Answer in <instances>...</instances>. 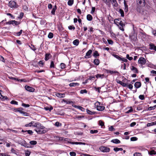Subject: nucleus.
Returning a JSON list of instances; mask_svg holds the SVG:
<instances>
[{"label":"nucleus","instance_id":"41","mask_svg":"<svg viewBox=\"0 0 156 156\" xmlns=\"http://www.w3.org/2000/svg\"><path fill=\"white\" fill-rule=\"evenodd\" d=\"M54 125L57 127H59L62 126V124L61 123H60L59 122H55L54 124Z\"/></svg>","mask_w":156,"mask_h":156},{"label":"nucleus","instance_id":"14","mask_svg":"<svg viewBox=\"0 0 156 156\" xmlns=\"http://www.w3.org/2000/svg\"><path fill=\"white\" fill-rule=\"evenodd\" d=\"M52 57L50 53H46L45 54L44 59L47 61L49 60Z\"/></svg>","mask_w":156,"mask_h":156},{"label":"nucleus","instance_id":"16","mask_svg":"<svg viewBox=\"0 0 156 156\" xmlns=\"http://www.w3.org/2000/svg\"><path fill=\"white\" fill-rule=\"evenodd\" d=\"M134 86L136 88H138L141 86V83L140 82H136L135 83Z\"/></svg>","mask_w":156,"mask_h":156},{"label":"nucleus","instance_id":"26","mask_svg":"<svg viewBox=\"0 0 156 156\" xmlns=\"http://www.w3.org/2000/svg\"><path fill=\"white\" fill-rule=\"evenodd\" d=\"M106 71L107 73H110L111 74H112L113 73H117L118 74H119V72L117 71H113L108 69H106Z\"/></svg>","mask_w":156,"mask_h":156},{"label":"nucleus","instance_id":"6","mask_svg":"<svg viewBox=\"0 0 156 156\" xmlns=\"http://www.w3.org/2000/svg\"><path fill=\"white\" fill-rule=\"evenodd\" d=\"M100 151L103 152H108L110 151V148L104 146H101L100 147Z\"/></svg>","mask_w":156,"mask_h":156},{"label":"nucleus","instance_id":"23","mask_svg":"<svg viewBox=\"0 0 156 156\" xmlns=\"http://www.w3.org/2000/svg\"><path fill=\"white\" fill-rule=\"evenodd\" d=\"M23 30H21L19 32H15L13 34L14 35L17 36H20L22 34V33Z\"/></svg>","mask_w":156,"mask_h":156},{"label":"nucleus","instance_id":"51","mask_svg":"<svg viewBox=\"0 0 156 156\" xmlns=\"http://www.w3.org/2000/svg\"><path fill=\"white\" fill-rule=\"evenodd\" d=\"M156 108V106H155V105H154V106H151V107H148L147 108V110H148V111H151V110H153V109H154L155 108Z\"/></svg>","mask_w":156,"mask_h":156},{"label":"nucleus","instance_id":"19","mask_svg":"<svg viewBox=\"0 0 156 156\" xmlns=\"http://www.w3.org/2000/svg\"><path fill=\"white\" fill-rule=\"evenodd\" d=\"M69 85L70 87H74L79 86L80 85V84L77 83H70Z\"/></svg>","mask_w":156,"mask_h":156},{"label":"nucleus","instance_id":"61","mask_svg":"<svg viewBox=\"0 0 156 156\" xmlns=\"http://www.w3.org/2000/svg\"><path fill=\"white\" fill-rule=\"evenodd\" d=\"M151 73L152 74V76H154L155 75H156V71L152 70L151 71Z\"/></svg>","mask_w":156,"mask_h":156},{"label":"nucleus","instance_id":"24","mask_svg":"<svg viewBox=\"0 0 156 156\" xmlns=\"http://www.w3.org/2000/svg\"><path fill=\"white\" fill-rule=\"evenodd\" d=\"M57 6L56 5H55L52 9L51 12L52 14L55 15V12L56 9H57Z\"/></svg>","mask_w":156,"mask_h":156},{"label":"nucleus","instance_id":"28","mask_svg":"<svg viewBox=\"0 0 156 156\" xmlns=\"http://www.w3.org/2000/svg\"><path fill=\"white\" fill-rule=\"evenodd\" d=\"M87 19L88 20L91 21L93 19V17L91 15L88 14L87 16Z\"/></svg>","mask_w":156,"mask_h":156},{"label":"nucleus","instance_id":"34","mask_svg":"<svg viewBox=\"0 0 156 156\" xmlns=\"http://www.w3.org/2000/svg\"><path fill=\"white\" fill-rule=\"evenodd\" d=\"M12 22H12V25H19V24H20V22H18V21H16L15 20H12Z\"/></svg>","mask_w":156,"mask_h":156},{"label":"nucleus","instance_id":"27","mask_svg":"<svg viewBox=\"0 0 156 156\" xmlns=\"http://www.w3.org/2000/svg\"><path fill=\"white\" fill-rule=\"evenodd\" d=\"M105 107L104 106H99L97 107V110L99 111H102L105 109Z\"/></svg>","mask_w":156,"mask_h":156},{"label":"nucleus","instance_id":"48","mask_svg":"<svg viewBox=\"0 0 156 156\" xmlns=\"http://www.w3.org/2000/svg\"><path fill=\"white\" fill-rule=\"evenodd\" d=\"M22 132H27L28 134H29L31 135H32L33 133V132L31 130H26V131H24L23 130H22Z\"/></svg>","mask_w":156,"mask_h":156},{"label":"nucleus","instance_id":"47","mask_svg":"<svg viewBox=\"0 0 156 156\" xmlns=\"http://www.w3.org/2000/svg\"><path fill=\"white\" fill-rule=\"evenodd\" d=\"M87 91L86 89L82 90L80 91V93L81 94H87Z\"/></svg>","mask_w":156,"mask_h":156},{"label":"nucleus","instance_id":"20","mask_svg":"<svg viewBox=\"0 0 156 156\" xmlns=\"http://www.w3.org/2000/svg\"><path fill=\"white\" fill-rule=\"evenodd\" d=\"M112 3L113 7H116L118 5L116 0H112Z\"/></svg>","mask_w":156,"mask_h":156},{"label":"nucleus","instance_id":"52","mask_svg":"<svg viewBox=\"0 0 156 156\" xmlns=\"http://www.w3.org/2000/svg\"><path fill=\"white\" fill-rule=\"evenodd\" d=\"M98 132V130H90V133H91L93 134V133H97Z\"/></svg>","mask_w":156,"mask_h":156},{"label":"nucleus","instance_id":"56","mask_svg":"<svg viewBox=\"0 0 156 156\" xmlns=\"http://www.w3.org/2000/svg\"><path fill=\"white\" fill-rule=\"evenodd\" d=\"M24 15V13L23 12H21L19 16L18 17V18L20 19H21L23 17V16Z\"/></svg>","mask_w":156,"mask_h":156},{"label":"nucleus","instance_id":"25","mask_svg":"<svg viewBox=\"0 0 156 156\" xmlns=\"http://www.w3.org/2000/svg\"><path fill=\"white\" fill-rule=\"evenodd\" d=\"M100 60L99 59L97 58L95 59L93 62L97 66L100 63Z\"/></svg>","mask_w":156,"mask_h":156},{"label":"nucleus","instance_id":"43","mask_svg":"<svg viewBox=\"0 0 156 156\" xmlns=\"http://www.w3.org/2000/svg\"><path fill=\"white\" fill-rule=\"evenodd\" d=\"M54 137L55 138H56V139H55L56 140H63V137H58L57 136H56L55 137V136Z\"/></svg>","mask_w":156,"mask_h":156},{"label":"nucleus","instance_id":"29","mask_svg":"<svg viewBox=\"0 0 156 156\" xmlns=\"http://www.w3.org/2000/svg\"><path fill=\"white\" fill-rule=\"evenodd\" d=\"M111 141L113 143L116 144H119L120 143V141L118 139L112 140H111Z\"/></svg>","mask_w":156,"mask_h":156},{"label":"nucleus","instance_id":"45","mask_svg":"<svg viewBox=\"0 0 156 156\" xmlns=\"http://www.w3.org/2000/svg\"><path fill=\"white\" fill-rule=\"evenodd\" d=\"M114 150L116 152H117L119 151L123 150V149L122 148H119L118 147H115L114 148Z\"/></svg>","mask_w":156,"mask_h":156},{"label":"nucleus","instance_id":"18","mask_svg":"<svg viewBox=\"0 0 156 156\" xmlns=\"http://www.w3.org/2000/svg\"><path fill=\"white\" fill-rule=\"evenodd\" d=\"M70 143L72 144L85 145V143L81 142H71Z\"/></svg>","mask_w":156,"mask_h":156},{"label":"nucleus","instance_id":"44","mask_svg":"<svg viewBox=\"0 0 156 156\" xmlns=\"http://www.w3.org/2000/svg\"><path fill=\"white\" fill-rule=\"evenodd\" d=\"M53 37V33L51 32H50L48 35V37L49 38L51 39Z\"/></svg>","mask_w":156,"mask_h":156},{"label":"nucleus","instance_id":"38","mask_svg":"<svg viewBox=\"0 0 156 156\" xmlns=\"http://www.w3.org/2000/svg\"><path fill=\"white\" fill-rule=\"evenodd\" d=\"M67 3L69 5L72 6L74 3V0H69Z\"/></svg>","mask_w":156,"mask_h":156},{"label":"nucleus","instance_id":"5","mask_svg":"<svg viewBox=\"0 0 156 156\" xmlns=\"http://www.w3.org/2000/svg\"><path fill=\"white\" fill-rule=\"evenodd\" d=\"M136 3L140 7H144L145 5V0H136Z\"/></svg>","mask_w":156,"mask_h":156},{"label":"nucleus","instance_id":"39","mask_svg":"<svg viewBox=\"0 0 156 156\" xmlns=\"http://www.w3.org/2000/svg\"><path fill=\"white\" fill-rule=\"evenodd\" d=\"M55 67V65L54 63V62L53 61H51V64L50 66V68H54Z\"/></svg>","mask_w":156,"mask_h":156},{"label":"nucleus","instance_id":"2","mask_svg":"<svg viewBox=\"0 0 156 156\" xmlns=\"http://www.w3.org/2000/svg\"><path fill=\"white\" fill-rule=\"evenodd\" d=\"M35 130L39 134L44 133L48 131V129L46 127H36Z\"/></svg>","mask_w":156,"mask_h":156},{"label":"nucleus","instance_id":"46","mask_svg":"<svg viewBox=\"0 0 156 156\" xmlns=\"http://www.w3.org/2000/svg\"><path fill=\"white\" fill-rule=\"evenodd\" d=\"M124 5H125V11L126 12H127L128 11V6L126 4V3L124 2Z\"/></svg>","mask_w":156,"mask_h":156},{"label":"nucleus","instance_id":"58","mask_svg":"<svg viewBox=\"0 0 156 156\" xmlns=\"http://www.w3.org/2000/svg\"><path fill=\"white\" fill-rule=\"evenodd\" d=\"M43 61H40L38 63V64L40 65H41V66H40L41 67H42L43 66V65L44 64V62H43Z\"/></svg>","mask_w":156,"mask_h":156},{"label":"nucleus","instance_id":"35","mask_svg":"<svg viewBox=\"0 0 156 156\" xmlns=\"http://www.w3.org/2000/svg\"><path fill=\"white\" fill-rule=\"evenodd\" d=\"M73 44L76 46H77L79 44V40L78 39H76L73 42Z\"/></svg>","mask_w":156,"mask_h":156},{"label":"nucleus","instance_id":"30","mask_svg":"<svg viewBox=\"0 0 156 156\" xmlns=\"http://www.w3.org/2000/svg\"><path fill=\"white\" fill-rule=\"evenodd\" d=\"M99 54L98 53V51H95L93 53V56L95 58H97V57L99 56Z\"/></svg>","mask_w":156,"mask_h":156},{"label":"nucleus","instance_id":"57","mask_svg":"<svg viewBox=\"0 0 156 156\" xmlns=\"http://www.w3.org/2000/svg\"><path fill=\"white\" fill-rule=\"evenodd\" d=\"M10 103L12 104H14L16 105H18V102L17 101H16L14 100H12L10 102Z\"/></svg>","mask_w":156,"mask_h":156},{"label":"nucleus","instance_id":"53","mask_svg":"<svg viewBox=\"0 0 156 156\" xmlns=\"http://www.w3.org/2000/svg\"><path fill=\"white\" fill-rule=\"evenodd\" d=\"M68 28L70 30H74L75 29V27L73 25H70L68 27Z\"/></svg>","mask_w":156,"mask_h":156},{"label":"nucleus","instance_id":"4","mask_svg":"<svg viewBox=\"0 0 156 156\" xmlns=\"http://www.w3.org/2000/svg\"><path fill=\"white\" fill-rule=\"evenodd\" d=\"M9 6L11 8L14 9L17 8L19 5H17L16 2L14 1H11L9 2Z\"/></svg>","mask_w":156,"mask_h":156},{"label":"nucleus","instance_id":"11","mask_svg":"<svg viewBox=\"0 0 156 156\" xmlns=\"http://www.w3.org/2000/svg\"><path fill=\"white\" fill-rule=\"evenodd\" d=\"M129 38L132 41L135 42L137 40V37L134 34H132L129 36Z\"/></svg>","mask_w":156,"mask_h":156},{"label":"nucleus","instance_id":"63","mask_svg":"<svg viewBox=\"0 0 156 156\" xmlns=\"http://www.w3.org/2000/svg\"><path fill=\"white\" fill-rule=\"evenodd\" d=\"M30 154V151H27L25 153L26 156H29Z\"/></svg>","mask_w":156,"mask_h":156},{"label":"nucleus","instance_id":"32","mask_svg":"<svg viewBox=\"0 0 156 156\" xmlns=\"http://www.w3.org/2000/svg\"><path fill=\"white\" fill-rule=\"evenodd\" d=\"M98 124L99 125L101 126V127L104 126V122L101 120H100L98 121Z\"/></svg>","mask_w":156,"mask_h":156},{"label":"nucleus","instance_id":"50","mask_svg":"<svg viewBox=\"0 0 156 156\" xmlns=\"http://www.w3.org/2000/svg\"><path fill=\"white\" fill-rule=\"evenodd\" d=\"M30 143L31 145H35L37 144V142L35 140L31 141L30 142Z\"/></svg>","mask_w":156,"mask_h":156},{"label":"nucleus","instance_id":"49","mask_svg":"<svg viewBox=\"0 0 156 156\" xmlns=\"http://www.w3.org/2000/svg\"><path fill=\"white\" fill-rule=\"evenodd\" d=\"M15 110H16V111L19 112L20 113H21V112H22V110H23V108H16Z\"/></svg>","mask_w":156,"mask_h":156},{"label":"nucleus","instance_id":"12","mask_svg":"<svg viewBox=\"0 0 156 156\" xmlns=\"http://www.w3.org/2000/svg\"><path fill=\"white\" fill-rule=\"evenodd\" d=\"M149 49L151 50H153L156 51V46L152 43H150L149 44Z\"/></svg>","mask_w":156,"mask_h":156},{"label":"nucleus","instance_id":"15","mask_svg":"<svg viewBox=\"0 0 156 156\" xmlns=\"http://www.w3.org/2000/svg\"><path fill=\"white\" fill-rule=\"evenodd\" d=\"M21 144L26 147L29 148L30 147V145L29 144L26 142L25 141H24L21 143Z\"/></svg>","mask_w":156,"mask_h":156},{"label":"nucleus","instance_id":"1","mask_svg":"<svg viewBox=\"0 0 156 156\" xmlns=\"http://www.w3.org/2000/svg\"><path fill=\"white\" fill-rule=\"evenodd\" d=\"M114 23L119 27L120 30L122 31H124L123 27L125 26V24L121 20L120 18L115 19L114 20Z\"/></svg>","mask_w":156,"mask_h":156},{"label":"nucleus","instance_id":"55","mask_svg":"<svg viewBox=\"0 0 156 156\" xmlns=\"http://www.w3.org/2000/svg\"><path fill=\"white\" fill-rule=\"evenodd\" d=\"M139 98L141 100H144L145 99L144 96V95H139Z\"/></svg>","mask_w":156,"mask_h":156},{"label":"nucleus","instance_id":"60","mask_svg":"<svg viewBox=\"0 0 156 156\" xmlns=\"http://www.w3.org/2000/svg\"><path fill=\"white\" fill-rule=\"evenodd\" d=\"M137 138L135 137H132L130 138V140L131 141H135L137 140Z\"/></svg>","mask_w":156,"mask_h":156},{"label":"nucleus","instance_id":"21","mask_svg":"<svg viewBox=\"0 0 156 156\" xmlns=\"http://www.w3.org/2000/svg\"><path fill=\"white\" fill-rule=\"evenodd\" d=\"M105 3L109 7L111 6V0H103Z\"/></svg>","mask_w":156,"mask_h":156},{"label":"nucleus","instance_id":"54","mask_svg":"<svg viewBox=\"0 0 156 156\" xmlns=\"http://www.w3.org/2000/svg\"><path fill=\"white\" fill-rule=\"evenodd\" d=\"M95 9H96L95 7H92V9L90 12V13L92 14H93L95 11Z\"/></svg>","mask_w":156,"mask_h":156},{"label":"nucleus","instance_id":"64","mask_svg":"<svg viewBox=\"0 0 156 156\" xmlns=\"http://www.w3.org/2000/svg\"><path fill=\"white\" fill-rule=\"evenodd\" d=\"M70 155L71 156H76V153L73 151L70 152Z\"/></svg>","mask_w":156,"mask_h":156},{"label":"nucleus","instance_id":"17","mask_svg":"<svg viewBox=\"0 0 156 156\" xmlns=\"http://www.w3.org/2000/svg\"><path fill=\"white\" fill-rule=\"evenodd\" d=\"M55 95L58 97L59 98H64L65 96V95L64 94H62L59 93H57L55 94Z\"/></svg>","mask_w":156,"mask_h":156},{"label":"nucleus","instance_id":"22","mask_svg":"<svg viewBox=\"0 0 156 156\" xmlns=\"http://www.w3.org/2000/svg\"><path fill=\"white\" fill-rule=\"evenodd\" d=\"M65 102L66 103V104H70L71 103H73V102L71 101H68L66 100L65 99H63L62 101H61V102L62 103L63 102Z\"/></svg>","mask_w":156,"mask_h":156},{"label":"nucleus","instance_id":"3","mask_svg":"<svg viewBox=\"0 0 156 156\" xmlns=\"http://www.w3.org/2000/svg\"><path fill=\"white\" fill-rule=\"evenodd\" d=\"M32 126L33 127H42L40 123L38 122H35L33 121L25 125V127H31Z\"/></svg>","mask_w":156,"mask_h":156},{"label":"nucleus","instance_id":"7","mask_svg":"<svg viewBox=\"0 0 156 156\" xmlns=\"http://www.w3.org/2000/svg\"><path fill=\"white\" fill-rule=\"evenodd\" d=\"M147 62L146 59L144 57H140L138 61V62L141 65L145 64Z\"/></svg>","mask_w":156,"mask_h":156},{"label":"nucleus","instance_id":"59","mask_svg":"<svg viewBox=\"0 0 156 156\" xmlns=\"http://www.w3.org/2000/svg\"><path fill=\"white\" fill-rule=\"evenodd\" d=\"M126 58L129 60H131L133 59L132 57H129V55L127 54L126 55Z\"/></svg>","mask_w":156,"mask_h":156},{"label":"nucleus","instance_id":"40","mask_svg":"<svg viewBox=\"0 0 156 156\" xmlns=\"http://www.w3.org/2000/svg\"><path fill=\"white\" fill-rule=\"evenodd\" d=\"M104 76V74H98L95 75L96 77L98 78H103V77Z\"/></svg>","mask_w":156,"mask_h":156},{"label":"nucleus","instance_id":"37","mask_svg":"<svg viewBox=\"0 0 156 156\" xmlns=\"http://www.w3.org/2000/svg\"><path fill=\"white\" fill-rule=\"evenodd\" d=\"M112 55L114 57H115V58H116L117 59H118L120 61V60H122L121 59V57H119L118 55H116V54H112Z\"/></svg>","mask_w":156,"mask_h":156},{"label":"nucleus","instance_id":"31","mask_svg":"<svg viewBox=\"0 0 156 156\" xmlns=\"http://www.w3.org/2000/svg\"><path fill=\"white\" fill-rule=\"evenodd\" d=\"M86 111L87 113L89 114L92 115L93 114H94L96 113V112H92L90 110H89L88 109H86Z\"/></svg>","mask_w":156,"mask_h":156},{"label":"nucleus","instance_id":"62","mask_svg":"<svg viewBox=\"0 0 156 156\" xmlns=\"http://www.w3.org/2000/svg\"><path fill=\"white\" fill-rule=\"evenodd\" d=\"M134 156H142L141 153H135L133 154Z\"/></svg>","mask_w":156,"mask_h":156},{"label":"nucleus","instance_id":"36","mask_svg":"<svg viewBox=\"0 0 156 156\" xmlns=\"http://www.w3.org/2000/svg\"><path fill=\"white\" fill-rule=\"evenodd\" d=\"M119 12L121 14L122 17H123L124 16L123 10L122 9H119Z\"/></svg>","mask_w":156,"mask_h":156},{"label":"nucleus","instance_id":"33","mask_svg":"<svg viewBox=\"0 0 156 156\" xmlns=\"http://www.w3.org/2000/svg\"><path fill=\"white\" fill-rule=\"evenodd\" d=\"M5 132H14V133H16V130H12L11 129H9L8 128L6 129L5 130Z\"/></svg>","mask_w":156,"mask_h":156},{"label":"nucleus","instance_id":"42","mask_svg":"<svg viewBox=\"0 0 156 156\" xmlns=\"http://www.w3.org/2000/svg\"><path fill=\"white\" fill-rule=\"evenodd\" d=\"M29 46L30 48L34 51H35L36 50V48L35 47V46L32 44H31V46H30V45H29Z\"/></svg>","mask_w":156,"mask_h":156},{"label":"nucleus","instance_id":"8","mask_svg":"<svg viewBox=\"0 0 156 156\" xmlns=\"http://www.w3.org/2000/svg\"><path fill=\"white\" fill-rule=\"evenodd\" d=\"M25 88L27 90L30 92H33L35 90V89L34 88L27 85L25 86Z\"/></svg>","mask_w":156,"mask_h":156},{"label":"nucleus","instance_id":"13","mask_svg":"<svg viewBox=\"0 0 156 156\" xmlns=\"http://www.w3.org/2000/svg\"><path fill=\"white\" fill-rule=\"evenodd\" d=\"M130 69L135 73H138L139 72L138 69L134 66H131L130 67Z\"/></svg>","mask_w":156,"mask_h":156},{"label":"nucleus","instance_id":"9","mask_svg":"<svg viewBox=\"0 0 156 156\" xmlns=\"http://www.w3.org/2000/svg\"><path fill=\"white\" fill-rule=\"evenodd\" d=\"M92 52L91 50H89L86 53L84 58H88L91 57V54Z\"/></svg>","mask_w":156,"mask_h":156},{"label":"nucleus","instance_id":"10","mask_svg":"<svg viewBox=\"0 0 156 156\" xmlns=\"http://www.w3.org/2000/svg\"><path fill=\"white\" fill-rule=\"evenodd\" d=\"M72 106L73 107H74L75 108L79 109L82 112H84L85 111V109L80 106L76 105L74 104H73L72 105Z\"/></svg>","mask_w":156,"mask_h":156}]
</instances>
